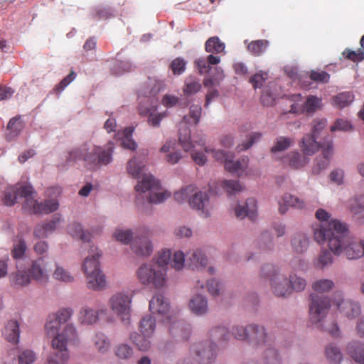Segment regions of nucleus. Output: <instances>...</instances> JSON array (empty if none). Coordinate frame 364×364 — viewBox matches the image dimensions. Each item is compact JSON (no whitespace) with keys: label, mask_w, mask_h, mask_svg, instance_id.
<instances>
[{"label":"nucleus","mask_w":364,"mask_h":364,"mask_svg":"<svg viewBox=\"0 0 364 364\" xmlns=\"http://www.w3.org/2000/svg\"><path fill=\"white\" fill-rule=\"evenodd\" d=\"M304 202L300 200L298 197L286 193L279 201V211L280 213H285L289 207L302 209L304 208Z\"/></svg>","instance_id":"obj_25"},{"label":"nucleus","mask_w":364,"mask_h":364,"mask_svg":"<svg viewBox=\"0 0 364 364\" xmlns=\"http://www.w3.org/2000/svg\"><path fill=\"white\" fill-rule=\"evenodd\" d=\"M260 276L269 281L272 293L278 297H285L290 295L289 279L282 269L272 264L262 266Z\"/></svg>","instance_id":"obj_9"},{"label":"nucleus","mask_w":364,"mask_h":364,"mask_svg":"<svg viewBox=\"0 0 364 364\" xmlns=\"http://www.w3.org/2000/svg\"><path fill=\"white\" fill-rule=\"evenodd\" d=\"M189 114L183 118V123L185 125H196L200 122L202 107L199 105H193L190 107Z\"/></svg>","instance_id":"obj_37"},{"label":"nucleus","mask_w":364,"mask_h":364,"mask_svg":"<svg viewBox=\"0 0 364 364\" xmlns=\"http://www.w3.org/2000/svg\"><path fill=\"white\" fill-rule=\"evenodd\" d=\"M178 140L181 147L185 151H193L195 144H198L201 147H204V151L206 153L212 152L213 156L215 160L224 161L225 164L226 160H228V154L223 151H215L205 147V139L202 134L195 136L194 139L191 140V131L188 128H180L178 133Z\"/></svg>","instance_id":"obj_12"},{"label":"nucleus","mask_w":364,"mask_h":364,"mask_svg":"<svg viewBox=\"0 0 364 364\" xmlns=\"http://www.w3.org/2000/svg\"><path fill=\"white\" fill-rule=\"evenodd\" d=\"M73 314L71 308H61L56 313L50 315L46 323L45 329L48 336H56L60 326L68 321Z\"/></svg>","instance_id":"obj_15"},{"label":"nucleus","mask_w":364,"mask_h":364,"mask_svg":"<svg viewBox=\"0 0 364 364\" xmlns=\"http://www.w3.org/2000/svg\"><path fill=\"white\" fill-rule=\"evenodd\" d=\"M316 218L318 220L322 222L323 223L319 226V228L315 229L314 233L316 232V231H317L318 230L321 229L322 227H325V228H326V230H328L330 228H329V224L333 220H337L336 219H331V220H329V219L331 218L330 214L328 212H326L325 210L322 209V208L318 209L316 210Z\"/></svg>","instance_id":"obj_55"},{"label":"nucleus","mask_w":364,"mask_h":364,"mask_svg":"<svg viewBox=\"0 0 364 364\" xmlns=\"http://www.w3.org/2000/svg\"><path fill=\"white\" fill-rule=\"evenodd\" d=\"M171 252L170 250H163L159 252L156 262H153L154 264H159L161 267L166 268L167 270V264L171 260Z\"/></svg>","instance_id":"obj_61"},{"label":"nucleus","mask_w":364,"mask_h":364,"mask_svg":"<svg viewBox=\"0 0 364 364\" xmlns=\"http://www.w3.org/2000/svg\"><path fill=\"white\" fill-rule=\"evenodd\" d=\"M60 221V216L55 215L50 221L42 223L36 225L33 231V235L38 238L46 237L49 233L56 229Z\"/></svg>","instance_id":"obj_22"},{"label":"nucleus","mask_w":364,"mask_h":364,"mask_svg":"<svg viewBox=\"0 0 364 364\" xmlns=\"http://www.w3.org/2000/svg\"><path fill=\"white\" fill-rule=\"evenodd\" d=\"M114 354L119 359L127 360L132 357L134 351L128 344L122 343L116 346Z\"/></svg>","instance_id":"obj_51"},{"label":"nucleus","mask_w":364,"mask_h":364,"mask_svg":"<svg viewBox=\"0 0 364 364\" xmlns=\"http://www.w3.org/2000/svg\"><path fill=\"white\" fill-rule=\"evenodd\" d=\"M336 306L340 313L349 320L358 316L361 313V307L358 302L351 300H343L336 301Z\"/></svg>","instance_id":"obj_21"},{"label":"nucleus","mask_w":364,"mask_h":364,"mask_svg":"<svg viewBox=\"0 0 364 364\" xmlns=\"http://www.w3.org/2000/svg\"><path fill=\"white\" fill-rule=\"evenodd\" d=\"M23 126L19 117H14L8 123L7 129L9 133L7 137L9 140L14 139L23 129Z\"/></svg>","instance_id":"obj_46"},{"label":"nucleus","mask_w":364,"mask_h":364,"mask_svg":"<svg viewBox=\"0 0 364 364\" xmlns=\"http://www.w3.org/2000/svg\"><path fill=\"white\" fill-rule=\"evenodd\" d=\"M262 353L259 358V364H281V357L278 351L273 347L267 346L262 348Z\"/></svg>","instance_id":"obj_28"},{"label":"nucleus","mask_w":364,"mask_h":364,"mask_svg":"<svg viewBox=\"0 0 364 364\" xmlns=\"http://www.w3.org/2000/svg\"><path fill=\"white\" fill-rule=\"evenodd\" d=\"M131 298L127 294L117 293L109 301L112 310L121 316L122 321H129L131 311Z\"/></svg>","instance_id":"obj_16"},{"label":"nucleus","mask_w":364,"mask_h":364,"mask_svg":"<svg viewBox=\"0 0 364 364\" xmlns=\"http://www.w3.org/2000/svg\"><path fill=\"white\" fill-rule=\"evenodd\" d=\"M332 262L333 260L331 252L327 250H323L321 252L317 259L314 262V266L318 269H323Z\"/></svg>","instance_id":"obj_52"},{"label":"nucleus","mask_w":364,"mask_h":364,"mask_svg":"<svg viewBox=\"0 0 364 364\" xmlns=\"http://www.w3.org/2000/svg\"><path fill=\"white\" fill-rule=\"evenodd\" d=\"M174 198L178 203H184L188 200L192 208L200 211V214L204 217L210 215L208 196L206 193L201 191L196 192V188L193 186H188L183 188L174 194Z\"/></svg>","instance_id":"obj_8"},{"label":"nucleus","mask_w":364,"mask_h":364,"mask_svg":"<svg viewBox=\"0 0 364 364\" xmlns=\"http://www.w3.org/2000/svg\"><path fill=\"white\" fill-rule=\"evenodd\" d=\"M269 46V41L267 40L261 39L253 41L247 46V50L254 55H260L264 53Z\"/></svg>","instance_id":"obj_43"},{"label":"nucleus","mask_w":364,"mask_h":364,"mask_svg":"<svg viewBox=\"0 0 364 364\" xmlns=\"http://www.w3.org/2000/svg\"><path fill=\"white\" fill-rule=\"evenodd\" d=\"M114 237L116 240L125 245L129 244L132 241V250L137 255L149 256L152 252L153 247L147 235H141L140 237L136 235L132 240V232L130 230L118 228L116 230Z\"/></svg>","instance_id":"obj_11"},{"label":"nucleus","mask_w":364,"mask_h":364,"mask_svg":"<svg viewBox=\"0 0 364 364\" xmlns=\"http://www.w3.org/2000/svg\"><path fill=\"white\" fill-rule=\"evenodd\" d=\"M309 245V239L304 233H297L294 235L291 240L292 251L298 255L305 252Z\"/></svg>","instance_id":"obj_32"},{"label":"nucleus","mask_w":364,"mask_h":364,"mask_svg":"<svg viewBox=\"0 0 364 364\" xmlns=\"http://www.w3.org/2000/svg\"><path fill=\"white\" fill-rule=\"evenodd\" d=\"M99 318L98 311L89 307H83L78 314V321L85 325H92L97 322Z\"/></svg>","instance_id":"obj_34"},{"label":"nucleus","mask_w":364,"mask_h":364,"mask_svg":"<svg viewBox=\"0 0 364 364\" xmlns=\"http://www.w3.org/2000/svg\"><path fill=\"white\" fill-rule=\"evenodd\" d=\"M188 307L193 314L197 316L204 315L208 310V300L201 294H196L190 299Z\"/></svg>","instance_id":"obj_24"},{"label":"nucleus","mask_w":364,"mask_h":364,"mask_svg":"<svg viewBox=\"0 0 364 364\" xmlns=\"http://www.w3.org/2000/svg\"><path fill=\"white\" fill-rule=\"evenodd\" d=\"M210 337L215 341H227L229 338V333L225 327H217L211 330Z\"/></svg>","instance_id":"obj_62"},{"label":"nucleus","mask_w":364,"mask_h":364,"mask_svg":"<svg viewBox=\"0 0 364 364\" xmlns=\"http://www.w3.org/2000/svg\"><path fill=\"white\" fill-rule=\"evenodd\" d=\"M31 277L27 272L19 271L14 278V284L18 286H26L30 284Z\"/></svg>","instance_id":"obj_63"},{"label":"nucleus","mask_w":364,"mask_h":364,"mask_svg":"<svg viewBox=\"0 0 364 364\" xmlns=\"http://www.w3.org/2000/svg\"><path fill=\"white\" fill-rule=\"evenodd\" d=\"M95 348L101 353H105L110 348V342L107 337L101 333H96L93 338Z\"/></svg>","instance_id":"obj_45"},{"label":"nucleus","mask_w":364,"mask_h":364,"mask_svg":"<svg viewBox=\"0 0 364 364\" xmlns=\"http://www.w3.org/2000/svg\"><path fill=\"white\" fill-rule=\"evenodd\" d=\"M114 146L109 142L105 146H90L83 144L79 147L74 148L68 152V161H83L87 165H107L112 160Z\"/></svg>","instance_id":"obj_5"},{"label":"nucleus","mask_w":364,"mask_h":364,"mask_svg":"<svg viewBox=\"0 0 364 364\" xmlns=\"http://www.w3.org/2000/svg\"><path fill=\"white\" fill-rule=\"evenodd\" d=\"M217 346L210 341H205L194 343L191 347V353L200 364H210L216 358Z\"/></svg>","instance_id":"obj_14"},{"label":"nucleus","mask_w":364,"mask_h":364,"mask_svg":"<svg viewBox=\"0 0 364 364\" xmlns=\"http://www.w3.org/2000/svg\"><path fill=\"white\" fill-rule=\"evenodd\" d=\"M225 48V43L217 36L210 37L205 43V49L208 53L218 54L222 53Z\"/></svg>","instance_id":"obj_40"},{"label":"nucleus","mask_w":364,"mask_h":364,"mask_svg":"<svg viewBox=\"0 0 364 364\" xmlns=\"http://www.w3.org/2000/svg\"><path fill=\"white\" fill-rule=\"evenodd\" d=\"M101 257L97 247H90L89 255L85 257L82 269L85 274L86 284L88 289L100 291L106 286V277L100 269L99 259Z\"/></svg>","instance_id":"obj_7"},{"label":"nucleus","mask_w":364,"mask_h":364,"mask_svg":"<svg viewBox=\"0 0 364 364\" xmlns=\"http://www.w3.org/2000/svg\"><path fill=\"white\" fill-rule=\"evenodd\" d=\"M293 143V140L285 136H279L276 139L275 144L272 147L271 151L276 153L287 149Z\"/></svg>","instance_id":"obj_53"},{"label":"nucleus","mask_w":364,"mask_h":364,"mask_svg":"<svg viewBox=\"0 0 364 364\" xmlns=\"http://www.w3.org/2000/svg\"><path fill=\"white\" fill-rule=\"evenodd\" d=\"M353 100V95L350 92H341L333 97L332 105L339 109H343L350 105Z\"/></svg>","instance_id":"obj_44"},{"label":"nucleus","mask_w":364,"mask_h":364,"mask_svg":"<svg viewBox=\"0 0 364 364\" xmlns=\"http://www.w3.org/2000/svg\"><path fill=\"white\" fill-rule=\"evenodd\" d=\"M220 187L228 195H235L242 191L243 187L238 181L223 180L220 182Z\"/></svg>","instance_id":"obj_47"},{"label":"nucleus","mask_w":364,"mask_h":364,"mask_svg":"<svg viewBox=\"0 0 364 364\" xmlns=\"http://www.w3.org/2000/svg\"><path fill=\"white\" fill-rule=\"evenodd\" d=\"M69 234L73 237H79L83 242H89L91 237L90 232H85L80 223H73L68 228Z\"/></svg>","instance_id":"obj_39"},{"label":"nucleus","mask_w":364,"mask_h":364,"mask_svg":"<svg viewBox=\"0 0 364 364\" xmlns=\"http://www.w3.org/2000/svg\"><path fill=\"white\" fill-rule=\"evenodd\" d=\"M235 212L237 218L243 219L245 217H248L251 220H254L257 217V205L255 200L253 198L247 199L245 205L237 206Z\"/></svg>","instance_id":"obj_23"},{"label":"nucleus","mask_w":364,"mask_h":364,"mask_svg":"<svg viewBox=\"0 0 364 364\" xmlns=\"http://www.w3.org/2000/svg\"><path fill=\"white\" fill-rule=\"evenodd\" d=\"M149 310L152 314H166L169 310V303L162 294H156L149 301Z\"/></svg>","instance_id":"obj_26"},{"label":"nucleus","mask_w":364,"mask_h":364,"mask_svg":"<svg viewBox=\"0 0 364 364\" xmlns=\"http://www.w3.org/2000/svg\"><path fill=\"white\" fill-rule=\"evenodd\" d=\"M27 246L26 242L21 239L14 244V248L11 251V256L14 259H21L25 255Z\"/></svg>","instance_id":"obj_57"},{"label":"nucleus","mask_w":364,"mask_h":364,"mask_svg":"<svg viewBox=\"0 0 364 364\" xmlns=\"http://www.w3.org/2000/svg\"><path fill=\"white\" fill-rule=\"evenodd\" d=\"M169 331L178 340H187L190 336V326L183 321H176L171 323Z\"/></svg>","instance_id":"obj_27"},{"label":"nucleus","mask_w":364,"mask_h":364,"mask_svg":"<svg viewBox=\"0 0 364 364\" xmlns=\"http://www.w3.org/2000/svg\"><path fill=\"white\" fill-rule=\"evenodd\" d=\"M250 331L247 341L255 347L270 346L274 343V338L272 335L266 332L262 326L257 324L248 325Z\"/></svg>","instance_id":"obj_17"},{"label":"nucleus","mask_w":364,"mask_h":364,"mask_svg":"<svg viewBox=\"0 0 364 364\" xmlns=\"http://www.w3.org/2000/svg\"><path fill=\"white\" fill-rule=\"evenodd\" d=\"M19 333L18 323L14 320L8 321L3 333L5 338L11 343H18Z\"/></svg>","instance_id":"obj_36"},{"label":"nucleus","mask_w":364,"mask_h":364,"mask_svg":"<svg viewBox=\"0 0 364 364\" xmlns=\"http://www.w3.org/2000/svg\"><path fill=\"white\" fill-rule=\"evenodd\" d=\"M165 86L163 80L149 78L138 90L139 114L141 116H148L149 124L154 127H159L161 121L167 116L166 112L156 114L157 106L154 105L155 97Z\"/></svg>","instance_id":"obj_4"},{"label":"nucleus","mask_w":364,"mask_h":364,"mask_svg":"<svg viewBox=\"0 0 364 364\" xmlns=\"http://www.w3.org/2000/svg\"><path fill=\"white\" fill-rule=\"evenodd\" d=\"M309 77L311 80L319 83H327L330 79V75L323 70H311Z\"/></svg>","instance_id":"obj_64"},{"label":"nucleus","mask_w":364,"mask_h":364,"mask_svg":"<svg viewBox=\"0 0 364 364\" xmlns=\"http://www.w3.org/2000/svg\"><path fill=\"white\" fill-rule=\"evenodd\" d=\"M191 261L190 267L192 269H200L206 267L208 259L200 250H196L191 253L189 257Z\"/></svg>","instance_id":"obj_38"},{"label":"nucleus","mask_w":364,"mask_h":364,"mask_svg":"<svg viewBox=\"0 0 364 364\" xmlns=\"http://www.w3.org/2000/svg\"><path fill=\"white\" fill-rule=\"evenodd\" d=\"M342 55L346 59L354 63L361 62L364 59V50L362 48H358L356 50L346 48L342 53Z\"/></svg>","instance_id":"obj_54"},{"label":"nucleus","mask_w":364,"mask_h":364,"mask_svg":"<svg viewBox=\"0 0 364 364\" xmlns=\"http://www.w3.org/2000/svg\"><path fill=\"white\" fill-rule=\"evenodd\" d=\"M248 326L244 327L242 326H235L232 329V336L237 340L247 341L249 336Z\"/></svg>","instance_id":"obj_60"},{"label":"nucleus","mask_w":364,"mask_h":364,"mask_svg":"<svg viewBox=\"0 0 364 364\" xmlns=\"http://www.w3.org/2000/svg\"><path fill=\"white\" fill-rule=\"evenodd\" d=\"M29 276L32 279L41 284H45L48 281L49 275L45 267V262L43 257L33 260L28 269Z\"/></svg>","instance_id":"obj_19"},{"label":"nucleus","mask_w":364,"mask_h":364,"mask_svg":"<svg viewBox=\"0 0 364 364\" xmlns=\"http://www.w3.org/2000/svg\"><path fill=\"white\" fill-rule=\"evenodd\" d=\"M321 106V98L309 95L307 97L304 105H300L298 103L292 104L289 112L293 114H301L305 112L307 114H314L317 109H320Z\"/></svg>","instance_id":"obj_18"},{"label":"nucleus","mask_w":364,"mask_h":364,"mask_svg":"<svg viewBox=\"0 0 364 364\" xmlns=\"http://www.w3.org/2000/svg\"><path fill=\"white\" fill-rule=\"evenodd\" d=\"M145 165L142 161H136V158L130 159L127 166V172L134 178L141 180L138 181L135 186L137 192L136 204L142 211H145V203L159 204L171 197V193L167 191H161L159 183L152 175L144 174Z\"/></svg>","instance_id":"obj_2"},{"label":"nucleus","mask_w":364,"mask_h":364,"mask_svg":"<svg viewBox=\"0 0 364 364\" xmlns=\"http://www.w3.org/2000/svg\"><path fill=\"white\" fill-rule=\"evenodd\" d=\"M206 286L208 291L214 297L220 296L223 290V284L214 279L208 280Z\"/></svg>","instance_id":"obj_58"},{"label":"nucleus","mask_w":364,"mask_h":364,"mask_svg":"<svg viewBox=\"0 0 364 364\" xmlns=\"http://www.w3.org/2000/svg\"><path fill=\"white\" fill-rule=\"evenodd\" d=\"M36 192L30 184L19 185L11 187L5 192L4 204L12 206L19 198H24L22 205L23 209L32 214H48L57 210L59 203L55 199H47L43 202H38L35 199Z\"/></svg>","instance_id":"obj_3"},{"label":"nucleus","mask_w":364,"mask_h":364,"mask_svg":"<svg viewBox=\"0 0 364 364\" xmlns=\"http://www.w3.org/2000/svg\"><path fill=\"white\" fill-rule=\"evenodd\" d=\"M300 146L305 155L311 156L318 150L321 145L316 141L314 136L306 134L301 139Z\"/></svg>","instance_id":"obj_31"},{"label":"nucleus","mask_w":364,"mask_h":364,"mask_svg":"<svg viewBox=\"0 0 364 364\" xmlns=\"http://www.w3.org/2000/svg\"><path fill=\"white\" fill-rule=\"evenodd\" d=\"M249 159L247 156H242L237 161L226 160L225 168L229 173L240 176L247 168Z\"/></svg>","instance_id":"obj_29"},{"label":"nucleus","mask_w":364,"mask_h":364,"mask_svg":"<svg viewBox=\"0 0 364 364\" xmlns=\"http://www.w3.org/2000/svg\"><path fill=\"white\" fill-rule=\"evenodd\" d=\"M333 287V282L328 279H321L315 281L312 284L313 290L318 293L328 292L331 290Z\"/></svg>","instance_id":"obj_50"},{"label":"nucleus","mask_w":364,"mask_h":364,"mask_svg":"<svg viewBox=\"0 0 364 364\" xmlns=\"http://www.w3.org/2000/svg\"><path fill=\"white\" fill-rule=\"evenodd\" d=\"M284 164H288L293 168H300L309 163V159L298 152H291L283 159Z\"/></svg>","instance_id":"obj_33"},{"label":"nucleus","mask_w":364,"mask_h":364,"mask_svg":"<svg viewBox=\"0 0 364 364\" xmlns=\"http://www.w3.org/2000/svg\"><path fill=\"white\" fill-rule=\"evenodd\" d=\"M186 62L182 58H176L170 64V68L174 75H181L186 70Z\"/></svg>","instance_id":"obj_59"},{"label":"nucleus","mask_w":364,"mask_h":364,"mask_svg":"<svg viewBox=\"0 0 364 364\" xmlns=\"http://www.w3.org/2000/svg\"><path fill=\"white\" fill-rule=\"evenodd\" d=\"M321 147L322 154L316 157L312 168V173L314 174H318L327 168L333 154L332 142H328Z\"/></svg>","instance_id":"obj_20"},{"label":"nucleus","mask_w":364,"mask_h":364,"mask_svg":"<svg viewBox=\"0 0 364 364\" xmlns=\"http://www.w3.org/2000/svg\"><path fill=\"white\" fill-rule=\"evenodd\" d=\"M289 285L290 287V294L293 291H301L304 290L306 287L307 282L306 279L296 274H290L288 277Z\"/></svg>","instance_id":"obj_41"},{"label":"nucleus","mask_w":364,"mask_h":364,"mask_svg":"<svg viewBox=\"0 0 364 364\" xmlns=\"http://www.w3.org/2000/svg\"><path fill=\"white\" fill-rule=\"evenodd\" d=\"M201 89V84L198 79L188 77L185 80L183 91L185 95L189 96L197 93Z\"/></svg>","instance_id":"obj_42"},{"label":"nucleus","mask_w":364,"mask_h":364,"mask_svg":"<svg viewBox=\"0 0 364 364\" xmlns=\"http://www.w3.org/2000/svg\"><path fill=\"white\" fill-rule=\"evenodd\" d=\"M136 277L142 284H151L159 289L164 287L166 282V268L153 262L144 264L139 267Z\"/></svg>","instance_id":"obj_10"},{"label":"nucleus","mask_w":364,"mask_h":364,"mask_svg":"<svg viewBox=\"0 0 364 364\" xmlns=\"http://www.w3.org/2000/svg\"><path fill=\"white\" fill-rule=\"evenodd\" d=\"M329 229L322 227L315 232V240L323 244L328 242L330 250L336 255L344 252L348 259H356L364 255V242L350 241L347 237V227L339 220H333Z\"/></svg>","instance_id":"obj_1"},{"label":"nucleus","mask_w":364,"mask_h":364,"mask_svg":"<svg viewBox=\"0 0 364 364\" xmlns=\"http://www.w3.org/2000/svg\"><path fill=\"white\" fill-rule=\"evenodd\" d=\"M53 276L55 279L64 282H72L74 279L73 277L65 269L58 265H56Z\"/></svg>","instance_id":"obj_56"},{"label":"nucleus","mask_w":364,"mask_h":364,"mask_svg":"<svg viewBox=\"0 0 364 364\" xmlns=\"http://www.w3.org/2000/svg\"><path fill=\"white\" fill-rule=\"evenodd\" d=\"M326 356L332 364H339L343 359V355L339 348L330 344L326 348Z\"/></svg>","instance_id":"obj_48"},{"label":"nucleus","mask_w":364,"mask_h":364,"mask_svg":"<svg viewBox=\"0 0 364 364\" xmlns=\"http://www.w3.org/2000/svg\"><path fill=\"white\" fill-rule=\"evenodd\" d=\"M330 307V300L327 296L311 294L309 303L311 321L315 323L321 322L326 316Z\"/></svg>","instance_id":"obj_13"},{"label":"nucleus","mask_w":364,"mask_h":364,"mask_svg":"<svg viewBox=\"0 0 364 364\" xmlns=\"http://www.w3.org/2000/svg\"><path fill=\"white\" fill-rule=\"evenodd\" d=\"M156 320L151 316L147 315L144 316L139 325V329L141 333L145 337H151L155 331Z\"/></svg>","instance_id":"obj_35"},{"label":"nucleus","mask_w":364,"mask_h":364,"mask_svg":"<svg viewBox=\"0 0 364 364\" xmlns=\"http://www.w3.org/2000/svg\"><path fill=\"white\" fill-rule=\"evenodd\" d=\"M346 350L353 360L359 364H364V343L350 342L348 344Z\"/></svg>","instance_id":"obj_30"},{"label":"nucleus","mask_w":364,"mask_h":364,"mask_svg":"<svg viewBox=\"0 0 364 364\" xmlns=\"http://www.w3.org/2000/svg\"><path fill=\"white\" fill-rule=\"evenodd\" d=\"M150 337H145L141 333L139 334L136 332L130 335V339L137 346L139 350L146 351L149 349L151 346V342L149 338Z\"/></svg>","instance_id":"obj_49"},{"label":"nucleus","mask_w":364,"mask_h":364,"mask_svg":"<svg viewBox=\"0 0 364 364\" xmlns=\"http://www.w3.org/2000/svg\"><path fill=\"white\" fill-rule=\"evenodd\" d=\"M78 342L79 336L76 327L73 323L66 324L60 333L53 336L51 347L56 352L48 356L46 364H66L70 358L67 346L77 345Z\"/></svg>","instance_id":"obj_6"}]
</instances>
